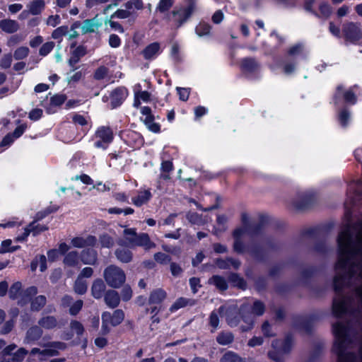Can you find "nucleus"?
Listing matches in <instances>:
<instances>
[{
  "label": "nucleus",
  "mask_w": 362,
  "mask_h": 362,
  "mask_svg": "<svg viewBox=\"0 0 362 362\" xmlns=\"http://www.w3.org/2000/svg\"><path fill=\"white\" fill-rule=\"evenodd\" d=\"M303 49V45L301 43H298L291 47V48L288 51V54L291 56L297 55L302 52Z\"/></svg>",
  "instance_id": "338daca9"
},
{
  "label": "nucleus",
  "mask_w": 362,
  "mask_h": 362,
  "mask_svg": "<svg viewBox=\"0 0 362 362\" xmlns=\"http://www.w3.org/2000/svg\"><path fill=\"white\" fill-rule=\"evenodd\" d=\"M267 220V216L260 214L257 221H252L245 228H236L233 233L234 239L233 250L238 254L244 253L245 245L242 239L243 235L247 234L251 238L259 235L262 234Z\"/></svg>",
  "instance_id": "f03ea898"
},
{
  "label": "nucleus",
  "mask_w": 362,
  "mask_h": 362,
  "mask_svg": "<svg viewBox=\"0 0 362 362\" xmlns=\"http://www.w3.org/2000/svg\"><path fill=\"white\" fill-rule=\"evenodd\" d=\"M185 6H176L168 15V20L177 29L186 23L197 8V0H185Z\"/></svg>",
  "instance_id": "7ed1b4c3"
},
{
  "label": "nucleus",
  "mask_w": 362,
  "mask_h": 362,
  "mask_svg": "<svg viewBox=\"0 0 362 362\" xmlns=\"http://www.w3.org/2000/svg\"><path fill=\"white\" fill-rule=\"evenodd\" d=\"M135 247H143L145 250H149L156 247V244L151 241L147 233H142L137 234L134 240H132L130 248Z\"/></svg>",
  "instance_id": "1a4fd4ad"
},
{
  "label": "nucleus",
  "mask_w": 362,
  "mask_h": 362,
  "mask_svg": "<svg viewBox=\"0 0 362 362\" xmlns=\"http://www.w3.org/2000/svg\"><path fill=\"white\" fill-rule=\"evenodd\" d=\"M152 194L149 190L140 192L138 196L132 198V202L136 206H141L147 203L151 198Z\"/></svg>",
  "instance_id": "c756f323"
},
{
  "label": "nucleus",
  "mask_w": 362,
  "mask_h": 362,
  "mask_svg": "<svg viewBox=\"0 0 362 362\" xmlns=\"http://www.w3.org/2000/svg\"><path fill=\"white\" fill-rule=\"evenodd\" d=\"M154 259L160 264H168L171 262V257L163 252L155 253Z\"/></svg>",
  "instance_id": "603ef678"
},
{
  "label": "nucleus",
  "mask_w": 362,
  "mask_h": 362,
  "mask_svg": "<svg viewBox=\"0 0 362 362\" xmlns=\"http://www.w3.org/2000/svg\"><path fill=\"white\" fill-rule=\"evenodd\" d=\"M27 354L28 351L25 349L20 348L11 356L12 361L22 362Z\"/></svg>",
  "instance_id": "de8ad7c7"
},
{
  "label": "nucleus",
  "mask_w": 362,
  "mask_h": 362,
  "mask_svg": "<svg viewBox=\"0 0 362 362\" xmlns=\"http://www.w3.org/2000/svg\"><path fill=\"white\" fill-rule=\"evenodd\" d=\"M66 99V96L65 95H55L51 98L50 104L54 106H60L65 102Z\"/></svg>",
  "instance_id": "052dcab7"
},
{
  "label": "nucleus",
  "mask_w": 362,
  "mask_h": 362,
  "mask_svg": "<svg viewBox=\"0 0 362 362\" xmlns=\"http://www.w3.org/2000/svg\"><path fill=\"white\" fill-rule=\"evenodd\" d=\"M95 135L106 144H110L113 139V134L110 127H102L99 128Z\"/></svg>",
  "instance_id": "bb28decb"
},
{
  "label": "nucleus",
  "mask_w": 362,
  "mask_h": 362,
  "mask_svg": "<svg viewBox=\"0 0 362 362\" xmlns=\"http://www.w3.org/2000/svg\"><path fill=\"white\" fill-rule=\"evenodd\" d=\"M252 314L257 316L262 315L265 310V306L260 300H255L252 307Z\"/></svg>",
  "instance_id": "3c124183"
},
{
  "label": "nucleus",
  "mask_w": 362,
  "mask_h": 362,
  "mask_svg": "<svg viewBox=\"0 0 362 362\" xmlns=\"http://www.w3.org/2000/svg\"><path fill=\"white\" fill-rule=\"evenodd\" d=\"M23 40V37L21 35H14L10 37L7 42L8 47H13Z\"/></svg>",
  "instance_id": "69168bd1"
},
{
  "label": "nucleus",
  "mask_w": 362,
  "mask_h": 362,
  "mask_svg": "<svg viewBox=\"0 0 362 362\" xmlns=\"http://www.w3.org/2000/svg\"><path fill=\"white\" fill-rule=\"evenodd\" d=\"M68 33V27L67 26H61L55 29L52 34V37L54 39H58L61 37L66 35Z\"/></svg>",
  "instance_id": "680f3d73"
},
{
  "label": "nucleus",
  "mask_w": 362,
  "mask_h": 362,
  "mask_svg": "<svg viewBox=\"0 0 362 362\" xmlns=\"http://www.w3.org/2000/svg\"><path fill=\"white\" fill-rule=\"evenodd\" d=\"M83 305V301L82 300H78L74 302L69 308V314L73 316L76 315L81 310Z\"/></svg>",
  "instance_id": "864d4df0"
},
{
  "label": "nucleus",
  "mask_w": 362,
  "mask_h": 362,
  "mask_svg": "<svg viewBox=\"0 0 362 362\" xmlns=\"http://www.w3.org/2000/svg\"><path fill=\"white\" fill-rule=\"evenodd\" d=\"M167 293L162 288H157L151 292L148 298L149 304H160L166 298Z\"/></svg>",
  "instance_id": "b1692460"
},
{
  "label": "nucleus",
  "mask_w": 362,
  "mask_h": 362,
  "mask_svg": "<svg viewBox=\"0 0 362 362\" xmlns=\"http://www.w3.org/2000/svg\"><path fill=\"white\" fill-rule=\"evenodd\" d=\"M43 334V330L37 324V325H33L26 332L24 339V343L33 344L38 341Z\"/></svg>",
  "instance_id": "f8f14e48"
},
{
  "label": "nucleus",
  "mask_w": 362,
  "mask_h": 362,
  "mask_svg": "<svg viewBox=\"0 0 362 362\" xmlns=\"http://www.w3.org/2000/svg\"><path fill=\"white\" fill-rule=\"evenodd\" d=\"M102 327H101V334L103 335L107 334L110 332V328L109 327L108 321L109 315L107 314H102Z\"/></svg>",
  "instance_id": "6e6d98bb"
},
{
  "label": "nucleus",
  "mask_w": 362,
  "mask_h": 362,
  "mask_svg": "<svg viewBox=\"0 0 362 362\" xmlns=\"http://www.w3.org/2000/svg\"><path fill=\"white\" fill-rule=\"evenodd\" d=\"M106 286L101 279L93 281L91 286V295L95 299H100L105 293Z\"/></svg>",
  "instance_id": "6ab92c4d"
},
{
  "label": "nucleus",
  "mask_w": 362,
  "mask_h": 362,
  "mask_svg": "<svg viewBox=\"0 0 362 362\" xmlns=\"http://www.w3.org/2000/svg\"><path fill=\"white\" fill-rule=\"evenodd\" d=\"M88 288L86 281L77 277L74 284V291L76 293L83 295L86 293Z\"/></svg>",
  "instance_id": "c9c22d12"
},
{
  "label": "nucleus",
  "mask_w": 362,
  "mask_h": 362,
  "mask_svg": "<svg viewBox=\"0 0 362 362\" xmlns=\"http://www.w3.org/2000/svg\"><path fill=\"white\" fill-rule=\"evenodd\" d=\"M47 303V298L43 295H40L35 297L32 301L30 308L32 311L37 312L40 311Z\"/></svg>",
  "instance_id": "473e14b6"
},
{
  "label": "nucleus",
  "mask_w": 362,
  "mask_h": 362,
  "mask_svg": "<svg viewBox=\"0 0 362 362\" xmlns=\"http://www.w3.org/2000/svg\"><path fill=\"white\" fill-rule=\"evenodd\" d=\"M127 95V90L124 87L115 89L110 95L112 108L119 106Z\"/></svg>",
  "instance_id": "dca6fc26"
},
{
  "label": "nucleus",
  "mask_w": 362,
  "mask_h": 362,
  "mask_svg": "<svg viewBox=\"0 0 362 362\" xmlns=\"http://www.w3.org/2000/svg\"><path fill=\"white\" fill-rule=\"evenodd\" d=\"M104 279L112 288H119L126 280L124 271L115 265H110L104 270Z\"/></svg>",
  "instance_id": "20e7f679"
},
{
  "label": "nucleus",
  "mask_w": 362,
  "mask_h": 362,
  "mask_svg": "<svg viewBox=\"0 0 362 362\" xmlns=\"http://www.w3.org/2000/svg\"><path fill=\"white\" fill-rule=\"evenodd\" d=\"M325 345L322 342H317L314 345L313 349L309 358V362H314L322 354Z\"/></svg>",
  "instance_id": "ea45409f"
},
{
  "label": "nucleus",
  "mask_w": 362,
  "mask_h": 362,
  "mask_svg": "<svg viewBox=\"0 0 362 362\" xmlns=\"http://www.w3.org/2000/svg\"><path fill=\"white\" fill-rule=\"evenodd\" d=\"M58 209H59L58 206H49V207L46 208L44 211L37 212L36 214L35 219L34 221H35V223H36L37 221H40V220L44 218L49 214L57 211L58 210Z\"/></svg>",
  "instance_id": "a18cd8bd"
},
{
  "label": "nucleus",
  "mask_w": 362,
  "mask_h": 362,
  "mask_svg": "<svg viewBox=\"0 0 362 362\" xmlns=\"http://www.w3.org/2000/svg\"><path fill=\"white\" fill-rule=\"evenodd\" d=\"M228 362H255L253 358H243L240 357L237 354L228 351Z\"/></svg>",
  "instance_id": "49530a36"
},
{
  "label": "nucleus",
  "mask_w": 362,
  "mask_h": 362,
  "mask_svg": "<svg viewBox=\"0 0 362 362\" xmlns=\"http://www.w3.org/2000/svg\"><path fill=\"white\" fill-rule=\"evenodd\" d=\"M173 0H160L156 10L160 13L168 11L173 5Z\"/></svg>",
  "instance_id": "09e8293b"
},
{
  "label": "nucleus",
  "mask_w": 362,
  "mask_h": 362,
  "mask_svg": "<svg viewBox=\"0 0 362 362\" xmlns=\"http://www.w3.org/2000/svg\"><path fill=\"white\" fill-rule=\"evenodd\" d=\"M209 284H214L219 291H223L226 289V281L222 276L214 275L209 279Z\"/></svg>",
  "instance_id": "f704fd0d"
},
{
  "label": "nucleus",
  "mask_w": 362,
  "mask_h": 362,
  "mask_svg": "<svg viewBox=\"0 0 362 362\" xmlns=\"http://www.w3.org/2000/svg\"><path fill=\"white\" fill-rule=\"evenodd\" d=\"M245 252H247L253 259L259 262H263L267 259V251L261 245L256 243L245 245Z\"/></svg>",
  "instance_id": "6e6552de"
},
{
  "label": "nucleus",
  "mask_w": 362,
  "mask_h": 362,
  "mask_svg": "<svg viewBox=\"0 0 362 362\" xmlns=\"http://www.w3.org/2000/svg\"><path fill=\"white\" fill-rule=\"evenodd\" d=\"M132 289L129 285H125L123 286L121 291V297L123 301H128L132 297Z\"/></svg>",
  "instance_id": "4d7b16f0"
},
{
  "label": "nucleus",
  "mask_w": 362,
  "mask_h": 362,
  "mask_svg": "<svg viewBox=\"0 0 362 362\" xmlns=\"http://www.w3.org/2000/svg\"><path fill=\"white\" fill-rule=\"evenodd\" d=\"M353 229L355 242L349 224L337 239L338 259L334 265L333 286L337 296L333 300L332 312L337 317L349 314L360 327L358 356L354 352L346 353L351 344L349 335L351 323L337 322L332 325L335 337L332 351L337 356V362H362V218Z\"/></svg>",
  "instance_id": "f257e3e1"
},
{
  "label": "nucleus",
  "mask_w": 362,
  "mask_h": 362,
  "mask_svg": "<svg viewBox=\"0 0 362 362\" xmlns=\"http://www.w3.org/2000/svg\"><path fill=\"white\" fill-rule=\"evenodd\" d=\"M42 347L47 349L42 350V355H47L50 356H57L59 351L57 349L64 350L66 349V344L62 341H49L41 344Z\"/></svg>",
  "instance_id": "9b49d317"
},
{
  "label": "nucleus",
  "mask_w": 362,
  "mask_h": 362,
  "mask_svg": "<svg viewBox=\"0 0 362 362\" xmlns=\"http://www.w3.org/2000/svg\"><path fill=\"white\" fill-rule=\"evenodd\" d=\"M103 314L109 315L108 321L113 327L121 324L124 319V313L120 309L115 310L112 314L109 312H104Z\"/></svg>",
  "instance_id": "393cba45"
},
{
  "label": "nucleus",
  "mask_w": 362,
  "mask_h": 362,
  "mask_svg": "<svg viewBox=\"0 0 362 362\" xmlns=\"http://www.w3.org/2000/svg\"><path fill=\"white\" fill-rule=\"evenodd\" d=\"M54 47V42H47L42 45V46L40 47L39 50V54L41 56H46L47 54H49L52 49Z\"/></svg>",
  "instance_id": "bf43d9fd"
},
{
  "label": "nucleus",
  "mask_w": 362,
  "mask_h": 362,
  "mask_svg": "<svg viewBox=\"0 0 362 362\" xmlns=\"http://www.w3.org/2000/svg\"><path fill=\"white\" fill-rule=\"evenodd\" d=\"M124 235L125 236V240H119L117 242V244L121 246L127 245L128 247H131L132 245V240H134L137 233L134 228H127L123 232Z\"/></svg>",
  "instance_id": "cd10ccee"
},
{
  "label": "nucleus",
  "mask_w": 362,
  "mask_h": 362,
  "mask_svg": "<svg viewBox=\"0 0 362 362\" xmlns=\"http://www.w3.org/2000/svg\"><path fill=\"white\" fill-rule=\"evenodd\" d=\"M303 236L308 237L313 240L325 239V233L320 228H308L305 230L303 233Z\"/></svg>",
  "instance_id": "7c9ffc66"
},
{
  "label": "nucleus",
  "mask_w": 362,
  "mask_h": 362,
  "mask_svg": "<svg viewBox=\"0 0 362 362\" xmlns=\"http://www.w3.org/2000/svg\"><path fill=\"white\" fill-rule=\"evenodd\" d=\"M248 308L247 305H243L240 309V312H238L236 308H234L233 312L232 310H230V314L233 315L235 314V316L233 318L228 319V325L230 326H236L239 322V315L241 313V317L243 320L247 324V327H242L243 332H246L249 330L253 325L254 320L252 316V314H250L248 316H245L243 315L244 311ZM228 318H229V314L228 313Z\"/></svg>",
  "instance_id": "0eeeda50"
},
{
  "label": "nucleus",
  "mask_w": 362,
  "mask_h": 362,
  "mask_svg": "<svg viewBox=\"0 0 362 362\" xmlns=\"http://www.w3.org/2000/svg\"><path fill=\"white\" fill-rule=\"evenodd\" d=\"M170 269L171 274L173 276H178L182 272V269L181 268V267L175 262H170Z\"/></svg>",
  "instance_id": "774afa93"
},
{
  "label": "nucleus",
  "mask_w": 362,
  "mask_h": 362,
  "mask_svg": "<svg viewBox=\"0 0 362 362\" xmlns=\"http://www.w3.org/2000/svg\"><path fill=\"white\" fill-rule=\"evenodd\" d=\"M159 50L160 44L158 42H153L142 51V54L146 59H151L158 53Z\"/></svg>",
  "instance_id": "c85d7f7f"
},
{
  "label": "nucleus",
  "mask_w": 362,
  "mask_h": 362,
  "mask_svg": "<svg viewBox=\"0 0 362 362\" xmlns=\"http://www.w3.org/2000/svg\"><path fill=\"white\" fill-rule=\"evenodd\" d=\"M293 337L291 334L286 335L283 341L280 340H274L272 341V346L274 349H279L281 352L287 354H289L293 345Z\"/></svg>",
  "instance_id": "9d476101"
},
{
  "label": "nucleus",
  "mask_w": 362,
  "mask_h": 362,
  "mask_svg": "<svg viewBox=\"0 0 362 362\" xmlns=\"http://www.w3.org/2000/svg\"><path fill=\"white\" fill-rule=\"evenodd\" d=\"M22 284L20 281H16L13 283L9 288L8 296L9 298L12 300L16 299L21 291Z\"/></svg>",
  "instance_id": "a19ab883"
},
{
  "label": "nucleus",
  "mask_w": 362,
  "mask_h": 362,
  "mask_svg": "<svg viewBox=\"0 0 362 362\" xmlns=\"http://www.w3.org/2000/svg\"><path fill=\"white\" fill-rule=\"evenodd\" d=\"M211 28V27L209 23H206L204 21H201L196 26L195 32L199 37H204V36L209 35Z\"/></svg>",
  "instance_id": "4c0bfd02"
},
{
  "label": "nucleus",
  "mask_w": 362,
  "mask_h": 362,
  "mask_svg": "<svg viewBox=\"0 0 362 362\" xmlns=\"http://www.w3.org/2000/svg\"><path fill=\"white\" fill-rule=\"evenodd\" d=\"M259 64L255 58H244L241 62V69L244 72L253 73L259 69Z\"/></svg>",
  "instance_id": "412c9836"
},
{
  "label": "nucleus",
  "mask_w": 362,
  "mask_h": 362,
  "mask_svg": "<svg viewBox=\"0 0 362 362\" xmlns=\"http://www.w3.org/2000/svg\"><path fill=\"white\" fill-rule=\"evenodd\" d=\"M117 259L122 263H129L133 259V253L129 249L120 247L115 251Z\"/></svg>",
  "instance_id": "4be33fe9"
},
{
  "label": "nucleus",
  "mask_w": 362,
  "mask_h": 362,
  "mask_svg": "<svg viewBox=\"0 0 362 362\" xmlns=\"http://www.w3.org/2000/svg\"><path fill=\"white\" fill-rule=\"evenodd\" d=\"M78 252L71 251L66 254L64 259V263L69 267H75L78 264Z\"/></svg>",
  "instance_id": "72a5a7b5"
},
{
  "label": "nucleus",
  "mask_w": 362,
  "mask_h": 362,
  "mask_svg": "<svg viewBox=\"0 0 362 362\" xmlns=\"http://www.w3.org/2000/svg\"><path fill=\"white\" fill-rule=\"evenodd\" d=\"M80 259L85 264L95 265L98 262V252L93 248L84 249L80 253Z\"/></svg>",
  "instance_id": "2eb2a0df"
},
{
  "label": "nucleus",
  "mask_w": 362,
  "mask_h": 362,
  "mask_svg": "<svg viewBox=\"0 0 362 362\" xmlns=\"http://www.w3.org/2000/svg\"><path fill=\"white\" fill-rule=\"evenodd\" d=\"M0 28L5 33H13L19 29V25L14 20L4 19L0 21Z\"/></svg>",
  "instance_id": "5701e85b"
},
{
  "label": "nucleus",
  "mask_w": 362,
  "mask_h": 362,
  "mask_svg": "<svg viewBox=\"0 0 362 362\" xmlns=\"http://www.w3.org/2000/svg\"><path fill=\"white\" fill-rule=\"evenodd\" d=\"M186 218L192 224L198 226L204 224V221L202 218V216L196 212L189 211L186 214Z\"/></svg>",
  "instance_id": "58836bf2"
},
{
  "label": "nucleus",
  "mask_w": 362,
  "mask_h": 362,
  "mask_svg": "<svg viewBox=\"0 0 362 362\" xmlns=\"http://www.w3.org/2000/svg\"><path fill=\"white\" fill-rule=\"evenodd\" d=\"M102 25V21L98 18V15H95L93 18L83 21L81 27L83 34L93 33Z\"/></svg>",
  "instance_id": "4468645a"
},
{
  "label": "nucleus",
  "mask_w": 362,
  "mask_h": 362,
  "mask_svg": "<svg viewBox=\"0 0 362 362\" xmlns=\"http://www.w3.org/2000/svg\"><path fill=\"white\" fill-rule=\"evenodd\" d=\"M108 74V69L104 66L98 67L94 73V78L96 80L103 79Z\"/></svg>",
  "instance_id": "13d9d810"
},
{
  "label": "nucleus",
  "mask_w": 362,
  "mask_h": 362,
  "mask_svg": "<svg viewBox=\"0 0 362 362\" xmlns=\"http://www.w3.org/2000/svg\"><path fill=\"white\" fill-rule=\"evenodd\" d=\"M99 240L103 247L110 248L115 245L114 239L107 233L100 235Z\"/></svg>",
  "instance_id": "37998d69"
},
{
  "label": "nucleus",
  "mask_w": 362,
  "mask_h": 362,
  "mask_svg": "<svg viewBox=\"0 0 362 362\" xmlns=\"http://www.w3.org/2000/svg\"><path fill=\"white\" fill-rule=\"evenodd\" d=\"M30 52V49L28 47H20L17 48L13 53V57L16 60H21L26 58Z\"/></svg>",
  "instance_id": "79ce46f5"
},
{
  "label": "nucleus",
  "mask_w": 362,
  "mask_h": 362,
  "mask_svg": "<svg viewBox=\"0 0 362 362\" xmlns=\"http://www.w3.org/2000/svg\"><path fill=\"white\" fill-rule=\"evenodd\" d=\"M105 304L110 308H117L120 303V297L117 291L115 290H108L104 295Z\"/></svg>",
  "instance_id": "a211bd4d"
},
{
  "label": "nucleus",
  "mask_w": 362,
  "mask_h": 362,
  "mask_svg": "<svg viewBox=\"0 0 362 362\" xmlns=\"http://www.w3.org/2000/svg\"><path fill=\"white\" fill-rule=\"evenodd\" d=\"M317 201V194L313 191L299 192L293 199L292 204L298 210H305L312 206Z\"/></svg>",
  "instance_id": "39448f33"
},
{
  "label": "nucleus",
  "mask_w": 362,
  "mask_h": 362,
  "mask_svg": "<svg viewBox=\"0 0 362 362\" xmlns=\"http://www.w3.org/2000/svg\"><path fill=\"white\" fill-rule=\"evenodd\" d=\"M188 302L189 300L184 298H180L173 303L170 308V310H175L180 308H183L187 305Z\"/></svg>",
  "instance_id": "e2e57ef3"
},
{
  "label": "nucleus",
  "mask_w": 362,
  "mask_h": 362,
  "mask_svg": "<svg viewBox=\"0 0 362 362\" xmlns=\"http://www.w3.org/2000/svg\"><path fill=\"white\" fill-rule=\"evenodd\" d=\"M37 324L42 329H53L58 326V320L55 316L46 315L42 317L38 320Z\"/></svg>",
  "instance_id": "aec40b11"
},
{
  "label": "nucleus",
  "mask_w": 362,
  "mask_h": 362,
  "mask_svg": "<svg viewBox=\"0 0 362 362\" xmlns=\"http://www.w3.org/2000/svg\"><path fill=\"white\" fill-rule=\"evenodd\" d=\"M27 7L28 8V12L32 15H39L45 9V2L44 0H33Z\"/></svg>",
  "instance_id": "a878e982"
},
{
  "label": "nucleus",
  "mask_w": 362,
  "mask_h": 362,
  "mask_svg": "<svg viewBox=\"0 0 362 362\" xmlns=\"http://www.w3.org/2000/svg\"><path fill=\"white\" fill-rule=\"evenodd\" d=\"M131 15L132 13L127 10L118 9L111 16V18L116 17L118 18L124 19L129 18Z\"/></svg>",
  "instance_id": "0e129e2a"
},
{
  "label": "nucleus",
  "mask_w": 362,
  "mask_h": 362,
  "mask_svg": "<svg viewBox=\"0 0 362 362\" xmlns=\"http://www.w3.org/2000/svg\"><path fill=\"white\" fill-rule=\"evenodd\" d=\"M86 54V48L83 45L78 46L72 52L69 59V65L71 67V71L76 69L75 65L80 61L81 58Z\"/></svg>",
  "instance_id": "f3484780"
},
{
  "label": "nucleus",
  "mask_w": 362,
  "mask_h": 362,
  "mask_svg": "<svg viewBox=\"0 0 362 362\" xmlns=\"http://www.w3.org/2000/svg\"><path fill=\"white\" fill-rule=\"evenodd\" d=\"M342 33L346 40L356 43L362 38L361 24L346 22L342 25Z\"/></svg>",
  "instance_id": "423d86ee"
},
{
  "label": "nucleus",
  "mask_w": 362,
  "mask_h": 362,
  "mask_svg": "<svg viewBox=\"0 0 362 362\" xmlns=\"http://www.w3.org/2000/svg\"><path fill=\"white\" fill-rule=\"evenodd\" d=\"M154 117L153 115H148V117H146L144 119V123L148 127V128L153 132H160V126L158 124L155 123L153 122Z\"/></svg>",
  "instance_id": "c03bdc74"
},
{
  "label": "nucleus",
  "mask_w": 362,
  "mask_h": 362,
  "mask_svg": "<svg viewBox=\"0 0 362 362\" xmlns=\"http://www.w3.org/2000/svg\"><path fill=\"white\" fill-rule=\"evenodd\" d=\"M225 310H226L225 306L224 305H221L218 308V310L217 311L216 310H214L211 313L210 317H209V325L214 329H216L218 327L219 319H218V313L219 314V315L221 317H223V313H224Z\"/></svg>",
  "instance_id": "2f4dec72"
},
{
  "label": "nucleus",
  "mask_w": 362,
  "mask_h": 362,
  "mask_svg": "<svg viewBox=\"0 0 362 362\" xmlns=\"http://www.w3.org/2000/svg\"><path fill=\"white\" fill-rule=\"evenodd\" d=\"M70 328L75 332L78 337L81 336L84 332L83 325L77 320H71L70 322Z\"/></svg>",
  "instance_id": "8fccbe9b"
},
{
  "label": "nucleus",
  "mask_w": 362,
  "mask_h": 362,
  "mask_svg": "<svg viewBox=\"0 0 362 362\" xmlns=\"http://www.w3.org/2000/svg\"><path fill=\"white\" fill-rule=\"evenodd\" d=\"M96 243V237L92 235H88L86 237H76L71 240L73 246L78 248L93 247Z\"/></svg>",
  "instance_id": "ddd939ff"
},
{
  "label": "nucleus",
  "mask_w": 362,
  "mask_h": 362,
  "mask_svg": "<svg viewBox=\"0 0 362 362\" xmlns=\"http://www.w3.org/2000/svg\"><path fill=\"white\" fill-rule=\"evenodd\" d=\"M12 61L11 53L4 54L0 61V66L4 69H8L11 66Z\"/></svg>",
  "instance_id": "5fc2aeb1"
},
{
  "label": "nucleus",
  "mask_w": 362,
  "mask_h": 362,
  "mask_svg": "<svg viewBox=\"0 0 362 362\" xmlns=\"http://www.w3.org/2000/svg\"><path fill=\"white\" fill-rule=\"evenodd\" d=\"M228 281L232 282L235 286L242 289H245L246 287L245 281L237 274L231 273L228 275Z\"/></svg>",
  "instance_id": "e433bc0d"
}]
</instances>
